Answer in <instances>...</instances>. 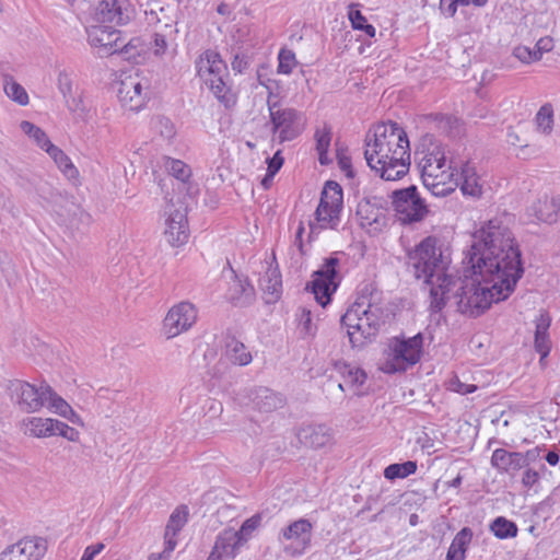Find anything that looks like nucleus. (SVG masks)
<instances>
[{"label": "nucleus", "mask_w": 560, "mask_h": 560, "mask_svg": "<svg viewBox=\"0 0 560 560\" xmlns=\"http://www.w3.org/2000/svg\"><path fill=\"white\" fill-rule=\"evenodd\" d=\"M439 240L428 236L408 253L407 266L417 279L430 285V308L438 313L455 300L457 311L470 317L481 315L491 303L508 299L524 273L521 250L512 232L498 220H490L474 235L464 259L476 278L446 272V258Z\"/></svg>", "instance_id": "f257e3e1"}, {"label": "nucleus", "mask_w": 560, "mask_h": 560, "mask_svg": "<svg viewBox=\"0 0 560 560\" xmlns=\"http://www.w3.org/2000/svg\"><path fill=\"white\" fill-rule=\"evenodd\" d=\"M364 158L381 178L400 179L410 167L409 140L406 131L392 120L377 125L373 139L366 136Z\"/></svg>", "instance_id": "f03ea898"}, {"label": "nucleus", "mask_w": 560, "mask_h": 560, "mask_svg": "<svg viewBox=\"0 0 560 560\" xmlns=\"http://www.w3.org/2000/svg\"><path fill=\"white\" fill-rule=\"evenodd\" d=\"M420 155L419 166L421 168V177L425 187L432 190L435 196L444 195L446 189L440 188L446 178L454 176L453 162L446 165L445 150L442 143L431 133L421 137L419 147L416 152Z\"/></svg>", "instance_id": "7ed1b4c3"}, {"label": "nucleus", "mask_w": 560, "mask_h": 560, "mask_svg": "<svg viewBox=\"0 0 560 560\" xmlns=\"http://www.w3.org/2000/svg\"><path fill=\"white\" fill-rule=\"evenodd\" d=\"M196 70L213 95L220 102L228 104L231 100L230 88L225 82L229 75L228 67L220 54L211 49L206 50L196 60Z\"/></svg>", "instance_id": "20e7f679"}, {"label": "nucleus", "mask_w": 560, "mask_h": 560, "mask_svg": "<svg viewBox=\"0 0 560 560\" xmlns=\"http://www.w3.org/2000/svg\"><path fill=\"white\" fill-rule=\"evenodd\" d=\"M422 347L423 336L421 332L410 338H393L389 345L392 358L384 362L382 370L385 373L406 371L407 366L415 365L420 361Z\"/></svg>", "instance_id": "39448f33"}, {"label": "nucleus", "mask_w": 560, "mask_h": 560, "mask_svg": "<svg viewBox=\"0 0 560 560\" xmlns=\"http://www.w3.org/2000/svg\"><path fill=\"white\" fill-rule=\"evenodd\" d=\"M268 109L272 131L278 132L280 143L296 139L305 129L304 115L292 107H282L278 102L268 100Z\"/></svg>", "instance_id": "423d86ee"}, {"label": "nucleus", "mask_w": 560, "mask_h": 560, "mask_svg": "<svg viewBox=\"0 0 560 560\" xmlns=\"http://www.w3.org/2000/svg\"><path fill=\"white\" fill-rule=\"evenodd\" d=\"M339 265L340 260L335 255L325 258L322 267L313 272V279L306 287L323 307L330 303L331 295L339 285Z\"/></svg>", "instance_id": "0eeeda50"}, {"label": "nucleus", "mask_w": 560, "mask_h": 560, "mask_svg": "<svg viewBox=\"0 0 560 560\" xmlns=\"http://www.w3.org/2000/svg\"><path fill=\"white\" fill-rule=\"evenodd\" d=\"M392 203L398 220L404 224L419 222L428 213L427 205L415 185L394 190Z\"/></svg>", "instance_id": "6e6552de"}, {"label": "nucleus", "mask_w": 560, "mask_h": 560, "mask_svg": "<svg viewBox=\"0 0 560 560\" xmlns=\"http://www.w3.org/2000/svg\"><path fill=\"white\" fill-rule=\"evenodd\" d=\"M48 384H42L39 387L22 381L12 380L7 389L12 402L23 412H36L45 406L46 388Z\"/></svg>", "instance_id": "1a4fd4ad"}, {"label": "nucleus", "mask_w": 560, "mask_h": 560, "mask_svg": "<svg viewBox=\"0 0 560 560\" xmlns=\"http://www.w3.org/2000/svg\"><path fill=\"white\" fill-rule=\"evenodd\" d=\"M197 319V310L190 302L184 301L174 305L163 322V331L167 339L188 330Z\"/></svg>", "instance_id": "9d476101"}, {"label": "nucleus", "mask_w": 560, "mask_h": 560, "mask_svg": "<svg viewBox=\"0 0 560 560\" xmlns=\"http://www.w3.org/2000/svg\"><path fill=\"white\" fill-rule=\"evenodd\" d=\"M47 550V541L40 537H26L9 546L0 553V560H39Z\"/></svg>", "instance_id": "9b49d317"}, {"label": "nucleus", "mask_w": 560, "mask_h": 560, "mask_svg": "<svg viewBox=\"0 0 560 560\" xmlns=\"http://www.w3.org/2000/svg\"><path fill=\"white\" fill-rule=\"evenodd\" d=\"M92 46L103 48L106 54L127 52L128 46L121 42L119 31L106 25H93L88 30Z\"/></svg>", "instance_id": "f8f14e48"}, {"label": "nucleus", "mask_w": 560, "mask_h": 560, "mask_svg": "<svg viewBox=\"0 0 560 560\" xmlns=\"http://www.w3.org/2000/svg\"><path fill=\"white\" fill-rule=\"evenodd\" d=\"M312 532V523L306 518H300L282 528L278 539L279 541L291 540L295 542L292 555H302L311 546Z\"/></svg>", "instance_id": "ddd939ff"}, {"label": "nucleus", "mask_w": 560, "mask_h": 560, "mask_svg": "<svg viewBox=\"0 0 560 560\" xmlns=\"http://www.w3.org/2000/svg\"><path fill=\"white\" fill-rule=\"evenodd\" d=\"M148 25L156 26V30L176 28L177 9L174 5H163L160 0H151L144 9Z\"/></svg>", "instance_id": "4468645a"}, {"label": "nucleus", "mask_w": 560, "mask_h": 560, "mask_svg": "<svg viewBox=\"0 0 560 560\" xmlns=\"http://www.w3.org/2000/svg\"><path fill=\"white\" fill-rule=\"evenodd\" d=\"M164 167L177 180L176 189L184 194V198L192 199L198 195V185L190 180L191 170L186 163L165 158Z\"/></svg>", "instance_id": "2eb2a0df"}, {"label": "nucleus", "mask_w": 560, "mask_h": 560, "mask_svg": "<svg viewBox=\"0 0 560 560\" xmlns=\"http://www.w3.org/2000/svg\"><path fill=\"white\" fill-rule=\"evenodd\" d=\"M186 208L180 209H168L166 210V229L164 236L166 242L173 247L180 246L188 241V228L186 219Z\"/></svg>", "instance_id": "dca6fc26"}, {"label": "nucleus", "mask_w": 560, "mask_h": 560, "mask_svg": "<svg viewBox=\"0 0 560 560\" xmlns=\"http://www.w3.org/2000/svg\"><path fill=\"white\" fill-rule=\"evenodd\" d=\"M117 96L121 106L131 112L139 110L145 102L142 84L137 77H128L121 80Z\"/></svg>", "instance_id": "f3484780"}, {"label": "nucleus", "mask_w": 560, "mask_h": 560, "mask_svg": "<svg viewBox=\"0 0 560 560\" xmlns=\"http://www.w3.org/2000/svg\"><path fill=\"white\" fill-rule=\"evenodd\" d=\"M247 396L253 408L260 412H272L282 408L287 402L281 393L264 386L250 388Z\"/></svg>", "instance_id": "a211bd4d"}, {"label": "nucleus", "mask_w": 560, "mask_h": 560, "mask_svg": "<svg viewBox=\"0 0 560 560\" xmlns=\"http://www.w3.org/2000/svg\"><path fill=\"white\" fill-rule=\"evenodd\" d=\"M527 214L536 221L545 223H555L560 220V195L548 198L545 195L538 198L527 208Z\"/></svg>", "instance_id": "6ab92c4d"}, {"label": "nucleus", "mask_w": 560, "mask_h": 560, "mask_svg": "<svg viewBox=\"0 0 560 560\" xmlns=\"http://www.w3.org/2000/svg\"><path fill=\"white\" fill-rule=\"evenodd\" d=\"M242 545L243 544L237 537L236 530L233 528H226L217 536L213 549L209 555L208 560H224L225 558L233 559Z\"/></svg>", "instance_id": "aec40b11"}, {"label": "nucleus", "mask_w": 560, "mask_h": 560, "mask_svg": "<svg viewBox=\"0 0 560 560\" xmlns=\"http://www.w3.org/2000/svg\"><path fill=\"white\" fill-rule=\"evenodd\" d=\"M96 20L104 23H114L116 25H125L130 20V15L122 8L118 0H101L96 8Z\"/></svg>", "instance_id": "412c9836"}, {"label": "nucleus", "mask_w": 560, "mask_h": 560, "mask_svg": "<svg viewBox=\"0 0 560 560\" xmlns=\"http://www.w3.org/2000/svg\"><path fill=\"white\" fill-rule=\"evenodd\" d=\"M491 465L500 472L514 476L524 468V459L521 452H509L504 448H497L492 453Z\"/></svg>", "instance_id": "4be33fe9"}, {"label": "nucleus", "mask_w": 560, "mask_h": 560, "mask_svg": "<svg viewBox=\"0 0 560 560\" xmlns=\"http://www.w3.org/2000/svg\"><path fill=\"white\" fill-rule=\"evenodd\" d=\"M362 294L366 295V300L361 314L369 317V323H371V327L376 335L381 326L384 324V312L377 304L378 293H373V288L371 285H365L362 290Z\"/></svg>", "instance_id": "5701e85b"}, {"label": "nucleus", "mask_w": 560, "mask_h": 560, "mask_svg": "<svg viewBox=\"0 0 560 560\" xmlns=\"http://www.w3.org/2000/svg\"><path fill=\"white\" fill-rule=\"evenodd\" d=\"M60 417L69 420L74 424H82L80 416L72 409V407L60 397L50 385L46 388L45 405Z\"/></svg>", "instance_id": "b1692460"}, {"label": "nucleus", "mask_w": 560, "mask_h": 560, "mask_svg": "<svg viewBox=\"0 0 560 560\" xmlns=\"http://www.w3.org/2000/svg\"><path fill=\"white\" fill-rule=\"evenodd\" d=\"M259 287L266 295L267 303L277 302L282 292L281 273L277 267H269L259 279Z\"/></svg>", "instance_id": "393cba45"}, {"label": "nucleus", "mask_w": 560, "mask_h": 560, "mask_svg": "<svg viewBox=\"0 0 560 560\" xmlns=\"http://www.w3.org/2000/svg\"><path fill=\"white\" fill-rule=\"evenodd\" d=\"M298 439L300 443L304 444L305 446L318 448L326 445L329 440V433L326 425L319 424V425H313L308 424L305 427H302L299 430Z\"/></svg>", "instance_id": "a878e982"}, {"label": "nucleus", "mask_w": 560, "mask_h": 560, "mask_svg": "<svg viewBox=\"0 0 560 560\" xmlns=\"http://www.w3.org/2000/svg\"><path fill=\"white\" fill-rule=\"evenodd\" d=\"M228 299L235 306H247L255 300V289L248 281L235 279L230 284Z\"/></svg>", "instance_id": "bb28decb"}, {"label": "nucleus", "mask_w": 560, "mask_h": 560, "mask_svg": "<svg viewBox=\"0 0 560 560\" xmlns=\"http://www.w3.org/2000/svg\"><path fill=\"white\" fill-rule=\"evenodd\" d=\"M459 176L460 189L464 195L478 198L482 194V185L479 183V177L476 174L475 167L468 162L463 164L460 172L455 171Z\"/></svg>", "instance_id": "cd10ccee"}, {"label": "nucleus", "mask_w": 560, "mask_h": 560, "mask_svg": "<svg viewBox=\"0 0 560 560\" xmlns=\"http://www.w3.org/2000/svg\"><path fill=\"white\" fill-rule=\"evenodd\" d=\"M54 421L50 418L30 417L23 420L24 433L34 438H48L54 435Z\"/></svg>", "instance_id": "c85d7f7f"}, {"label": "nucleus", "mask_w": 560, "mask_h": 560, "mask_svg": "<svg viewBox=\"0 0 560 560\" xmlns=\"http://www.w3.org/2000/svg\"><path fill=\"white\" fill-rule=\"evenodd\" d=\"M68 110L78 121H88L91 117V106L85 100L84 92L79 90L71 96L65 98Z\"/></svg>", "instance_id": "c756f323"}, {"label": "nucleus", "mask_w": 560, "mask_h": 560, "mask_svg": "<svg viewBox=\"0 0 560 560\" xmlns=\"http://www.w3.org/2000/svg\"><path fill=\"white\" fill-rule=\"evenodd\" d=\"M335 369L348 387L358 388L366 381V373L362 369L346 362H336Z\"/></svg>", "instance_id": "7c9ffc66"}, {"label": "nucleus", "mask_w": 560, "mask_h": 560, "mask_svg": "<svg viewBox=\"0 0 560 560\" xmlns=\"http://www.w3.org/2000/svg\"><path fill=\"white\" fill-rule=\"evenodd\" d=\"M357 215L362 226H372L380 224L384 220L381 208L372 203L369 199H362L357 206Z\"/></svg>", "instance_id": "2f4dec72"}, {"label": "nucleus", "mask_w": 560, "mask_h": 560, "mask_svg": "<svg viewBox=\"0 0 560 560\" xmlns=\"http://www.w3.org/2000/svg\"><path fill=\"white\" fill-rule=\"evenodd\" d=\"M46 152L57 164L58 168L63 173L68 179H77L79 176L78 168L73 165L69 156L55 144L46 148Z\"/></svg>", "instance_id": "473e14b6"}, {"label": "nucleus", "mask_w": 560, "mask_h": 560, "mask_svg": "<svg viewBox=\"0 0 560 560\" xmlns=\"http://www.w3.org/2000/svg\"><path fill=\"white\" fill-rule=\"evenodd\" d=\"M225 354L228 359L237 365H247L252 362V354L247 351L245 345L234 337L228 338L225 343Z\"/></svg>", "instance_id": "72a5a7b5"}, {"label": "nucleus", "mask_w": 560, "mask_h": 560, "mask_svg": "<svg viewBox=\"0 0 560 560\" xmlns=\"http://www.w3.org/2000/svg\"><path fill=\"white\" fill-rule=\"evenodd\" d=\"M319 202L323 205L330 206L334 209L331 212L341 211L342 208V188L341 186L332 180H328L325 184L324 190Z\"/></svg>", "instance_id": "f704fd0d"}, {"label": "nucleus", "mask_w": 560, "mask_h": 560, "mask_svg": "<svg viewBox=\"0 0 560 560\" xmlns=\"http://www.w3.org/2000/svg\"><path fill=\"white\" fill-rule=\"evenodd\" d=\"M349 340L353 347L363 345L365 339L375 336L374 330L369 323V317L360 314L358 315V323H355V330H348Z\"/></svg>", "instance_id": "c9c22d12"}, {"label": "nucleus", "mask_w": 560, "mask_h": 560, "mask_svg": "<svg viewBox=\"0 0 560 560\" xmlns=\"http://www.w3.org/2000/svg\"><path fill=\"white\" fill-rule=\"evenodd\" d=\"M177 33V28L155 30L152 40L153 55L156 57L163 56L166 52L168 43L176 39Z\"/></svg>", "instance_id": "e433bc0d"}, {"label": "nucleus", "mask_w": 560, "mask_h": 560, "mask_svg": "<svg viewBox=\"0 0 560 560\" xmlns=\"http://www.w3.org/2000/svg\"><path fill=\"white\" fill-rule=\"evenodd\" d=\"M493 535L500 539L514 538L517 535V525L503 516H498L490 525Z\"/></svg>", "instance_id": "4c0bfd02"}, {"label": "nucleus", "mask_w": 560, "mask_h": 560, "mask_svg": "<svg viewBox=\"0 0 560 560\" xmlns=\"http://www.w3.org/2000/svg\"><path fill=\"white\" fill-rule=\"evenodd\" d=\"M20 129L27 135L34 142L43 150L46 151L51 143L46 132L28 120H22L20 122Z\"/></svg>", "instance_id": "58836bf2"}, {"label": "nucleus", "mask_w": 560, "mask_h": 560, "mask_svg": "<svg viewBox=\"0 0 560 560\" xmlns=\"http://www.w3.org/2000/svg\"><path fill=\"white\" fill-rule=\"evenodd\" d=\"M417 470V463L407 460L401 464H390L384 469V477L388 480L406 478Z\"/></svg>", "instance_id": "ea45409f"}, {"label": "nucleus", "mask_w": 560, "mask_h": 560, "mask_svg": "<svg viewBox=\"0 0 560 560\" xmlns=\"http://www.w3.org/2000/svg\"><path fill=\"white\" fill-rule=\"evenodd\" d=\"M3 89L8 97L20 105L28 104V95L25 89L15 82L12 77L5 75Z\"/></svg>", "instance_id": "a19ab883"}, {"label": "nucleus", "mask_w": 560, "mask_h": 560, "mask_svg": "<svg viewBox=\"0 0 560 560\" xmlns=\"http://www.w3.org/2000/svg\"><path fill=\"white\" fill-rule=\"evenodd\" d=\"M366 295L361 294L358 296L352 306L341 316L340 323L347 327L348 330H355V323H358V315L361 314L362 307L365 306Z\"/></svg>", "instance_id": "79ce46f5"}, {"label": "nucleus", "mask_w": 560, "mask_h": 560, "mask_svg": "<svg viewBox=\"0 0 560 560\" xmlns=\"http://www.w3.org/2000/svg\"><path fill=\"white\" fill-rule=\"evenodd\" d=\"M188 518V510L187 506L177 508L170 516L167 522L165 532L167 536L172 534V536H176V534L184 527L187 523Z\"/></svg>", "instance_id": "37998d69"}, {"label": "nucleus", "mask_w": 560, "mask_h": 560, "mask_svg": "<svg viewBox=\"0 0 560 560\" xmlns=\"http://www.w3.org/2000/svg\"><path fill=\"white\" fill-rule=\"evenodd\" d=\"M472 530L469 527H463L454 537L450 547L458 549V560H465L466 551L472 540Z\"/></svg>", "instance_id": "c03bdc74"}, {"label": "nucleus", "mask_w": 560, "mask_h": 560, "mask_svg": "<svg viewBox=\"0 0 560 560\" xmlns=\"http://www.w3.org/2000/svg\"><path fill=\"white\" fill-rule=\"evenodd\" d=\"M152 127L156 133L166 141L176 136V129L172 120L164 116H156L152 119Z\"/></svg>", "instance_id": "a18cd8bd"}, {"label": "nucleus", "mask_w": 560, "mask_h": 560, "mask_svg": "<svg viewBox=\"0 0 560 560\" xmlns=\"http://www.w3.org/2000/svg\"><path fill=\"white\" fill-rule=\"evenodd\" d=\"M536 125L538 130L544 133H550L553 125V109L550 104L542 105L536 114Z\"/></svg>", "instance_id": "49530a36"}, {"label": "nucleus", "mask_w": 560, "mask_h": 560, "mask_svg": "<svg viewBox=\"0 0 560 560\" xmlns=\"http://www.w3.org/2000/svg\"><path fill=\"white\" fill-rule=\"evenodd\" d=\"M57 85L63 98L71 96L73 93L81 90L78 85L74 84L72 74L67 70L59 71L57 78Z\"/></svg>", "instance_id": "de8ad7c7"}, {"label": "nucleus", "mask_w": 560, "mask_h": 560, "mask_svg": "<svg viewBox=\"0 0 560 560\" xmlns=\"http://www.w3.org/2000/svg\"><path fill=\"white\" fill-rule=\"evenodd\" d=\"M334 209L330 208V206L323 205V202H319L315 214H316V221L318 223H322L320 226L330 225L331 228H335L338 220H339V213L340 211H336L335 213L330 212Z\"/></svg>", "instance_id": "09e8293b"}, {"label": "nucleus", "mask_w": 560, "mask_h": 560, "mask_svg": "<svg viewBox=\"0 0 560 560\" xmlns=\"http://www.w3.org/2000/svg\"><path fill=\"white\" fill-rule=\"evenodd\" d=\"M278 72L283 74H290L298 61L294 51L282 48L278 55Z\"/></svg>", "instance_id": "8fccbe9b"}, {"label": "nucleus", "mask_w": 560, "mask_h": 560, "mask_svg": "<svg viewBox=\"0 0 560 560\" xmlns=\"http://www.w3.org/2000/svg\"><path fill=\"white\" fill-rule=\"evenodd\" d=\"M261 515L255 514L247 518L241 526L240 530H236L237 537L242 544L246 542L252 533L260 525Z\"/></svg>", "instance_id": "3c124183"}, {"label": "nucleus", "mask_w": 560, "mask_h": 560, "mask_svg": "<svg viewBox=\"0 0 560 560\" xmlns=\"http://www.w3.org/2000/svg\"><path fill=\"white\" fill-rule=\"evenodd\" d=\"M349 19L354 30H362L370 37L375 36V27L368 23L366 19L359 10L350 12Z\"/></svg>", "instance_id": "603ef678"}, {"label": "nucleus", "mask_w": 560, "mask_h": 560, "mask_svg": "<svg viewBox=\"0 0 560 560\" xmlns=\"http://www.w3.org/2000/svg\"><path fill=\"white\" fill-rule=\"evenodd\" d=\"M316 150L318 153H327L331 141V128L327 125L315 132Z\"/></svg>", "instance_id": "864d4df0"}, {"label": "nucleus", "mask_w": 560, "mask_h": 560, "mask_svg": "<svg viewBox=\"0 0 560 560\" xmlns=\"http://www.w3.org/2000/svg\"><path fill=\"white\" fill-rule=\"evenodd\" d=\"M54 435H60L68 441L77 442L80 438V432L74 428L69 427L67 423L55 420L54 421Z\"/></svg>", "instance_id": "5fc2aeb1"}, {"label": "nucleus", "mask_w": 560, "mask_h": 560, "mask_svg": "<svg viewBox=\"0 0 560 560\" xmlns=\"http://www.w3.org/2000/svg\"><path fill=\"white\" fill-rule=\"evenodd\" d=\"M514 55L522 62H526V63H529V62L537 61V60L541 59L539 50H535V48L534 49H529L527 47H517L515 49Z\"/></svg>", "instance_id": "6e6d98bb"}, {"label": "nucleus", "mask_w": 560, "mask_h": 560, "mask_svg": "<svg viewBox=\"0 0 560 560\" xmlns=\"http://www.w3.org/2000/svg\"><path fill=\"white\" fill-rule=\"evenodd\" d=\"M551 343L548 335H535V349L544 360L550 352Z\"/></svg>", "instance_id": "4d7b16f0"}, {"label": "nucleus", "mask_w": 560, "mask_h": 560, "mask_svg": "<svg viewBox=\"0 0 560 560\" xmlns=\"http://www.w3.org/2000/svg\"><path fill=\"white\" fill-rule=\"evenodd\" d=\"M450 389L462 395L474 393L477 386L474 384H465L458 377H453L450 381Z\"/></svg>", "instance_id": "13d9d810"}, {"label": "nucleus", "mask_w": 560, "mask_h": 560, "mask_svg": "<svg viewBox=\"0 0 560 560\" xmlns=\"http://www.w3.org/2000/svg\"><path fill=\"white\" fill-rule=\"evenodd\" d=\"M283 161L284 160L281 156L280 151L276 152L272 158L267 159V171H269V176H275L279 172L283 165Z\"/></svg>", "instance_id": "bf43d9fd"}, {"label": "nucleus", "mask_w": 560, "mask_h": 560, "mask_svg": "<svg viewBox=\"0 0 560 560\" xmlns=\"http://www.w3.org/2000/svg\"><path fill=\"white\" fill-rule=\"evenodd\" d=\"M38 194L43 199L50 203H58V201L63 198L61 191L49 189V191L47 192L45 187H40L38 189Z\"/></svg>", "instance_id": "052dcab7"}, {"label": "nucleus", "mask_w": 560, "mask_h": 560, "mask_svg": "<svg viewBox=\"0 0 560 560\" xmlns=\"http://www.w3.org/2000/svg\"><path fill=\"white\" fill-rule=\"evenodd\" d=\"M105 545L103 542H97L95 545L88 546L84 550V553L81 560H93L100 552L103 551Z\"/></svg>", "instance_id": "680f3d73"}, {"label": "nucleus", "mask_w": 560, "mask_h": 560, "mask_svg": "<svg viewBox=\"0 0 560 560\" xmlns=\"http://www.w3.org/2000/svg\"><path fill=\"white\" fill-rule=\"evenodd\" d=\"M550 326V317L547 314H541L536 322L535 335H548Z\"/></svg>", "instance_id": "e2e57ef3"}, {"label": "nucleus", "mask_w": 560, "mask_h": 560, "mask_svg": "<svg viewBox=\"0 0 560 560\" xmlns=\"http://www.w3.org/2000/svg\"><path fill=\"white\" fill-rule=\"evenodd\" d=\"M538 480L539 474L534 469H526L522 477V483L526 488L533 487Z\"/></svg>", "instance_id": "0e129e2a"}, {"label": "nucleus", "mask_w": 560, "mask_h": 560, "mask_svg": "<svg viewBox=\"0 0 560 560\" xmlns=\"http://www.w3.org/2000/svg\"><path fill=\"white\" fill-rule=\"evenodd\" d=\"M535 50H539L540 52V57H542V54L544 52H548L550 50H552L553 48V40L551 37L549 36H546V37H541L535 45Z\"/></svg>", "instance_id": "69168bd1"}, {"label": "nucleus", "mask_w": 560, "mask_h": 560, "mask_svg": "<svg viewBox=\"0 0 560 560\" xmlns=\"http://www.w3.org/2000/svg\"><path fill=\"white\" fill-rule=\"evenodd\" d=\"M208 408H207V415L211 418H215L221 415L223 411L222 404L215 399H209L207 401Z\"/></svg>", "instance_id": "338daca9"}, {"label": "nucleus", "mask_w": 560, "mask_h": 560, "mask_svg": "<svg viewBox=\"0 0 560 560\" xmlns=\"http://www.w3.org/2000/svg\"><path fill=\"white\" fill-rule=\"evenodd\" d=\"M457 5L459 2L457 0H441L440 8L444 11L448 16H453L456 13Z\"/></svg>", "instance_id": "774afa93"}]
</instances>
